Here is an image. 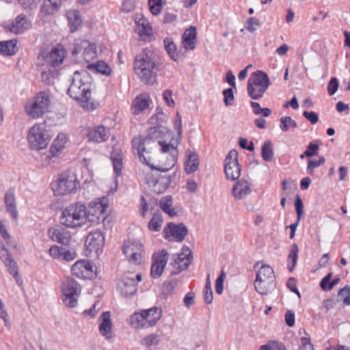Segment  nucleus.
<instances>
[{
	"label": "nucleus",
	"mask_w": 350,
	"mask_h": 350,
	"mask_svg": "<svg viewBox=\"0 0 350 350\" xmlns=\"http://www.w3.org/2000/svg\"><path fill=\"white\" fill-rule=\"evenodd\" d=\"M29 23L27 22L26 16L21 14L18 16L14 22L12 23L10 30L16 34L22 33L25 29H28Z\"/></svg>",
	"instance_id": "2f4dec72"
},
{
	"label": "nucleus",
	"mask_w": 350,
	"mask_h": 350,
	"mask_svg": "<svg viewBox=\"0 0 350 350\" xmlns=\"http://www.w3.org/2000/svg\"><path fill=\"white\" fill-rule=\"evenodd\" d=\"M64 295H79L80 294L79 284L72 278H66L62 284Z\"/></svg>",
	"instance_id": "c85d7f7f"
},
{
	"label": "nucleus",
	"mask_w": 350,
	"mask_h": 350,
	"mask_svg": "<svg viewBox=\"0 0 350 350\" xmlns=\"http://www.w3.org/2000/svg\"><path fill=\"white\" fill-rule=\"evenodd\" d=\"M105 243V237L100 230L91 232L85 240L86 250L90 253L94 252L97 255L102 252Z\"/></svg>",
	"instance_id": "ddd939ff"
},
{
	"label": "nucleus",
	"mask_w": 350,
	"mask_h": 350,
	"mask_svg": "<svg viewBox=\"0 0 350 350\" xmlns=\"http://www.w3.org/2000/svg\"><path fill=\"white\" fill-rule=\"evenodd\" d=\"M135 74L146 85L156 82L157 72L160 70V64L157 62V55L152 51L145 49L134 61Z\"/></svg>",
	"instance_id": "f257e3e1"
},
{
	"label": "nucleus",
	"mask_w": 350,
	"mask_h": 350,
	"mask_svg": "<svg viewBox=\"0 0 350 350\" xmlns=\"http://www.w3.org/2000/svg\"><path fill=\"white\" fill-rule=\"evenodd\" d=\"M347 294V296L345 297L343 299V303L347 305H350V286H345L343 288L340 289L338 293V297H342L345 295Z\"/></svg>",
	"instance_id": "bf43d9fd"
},
{
	"label": "nucleus",
	"mask_w": 350,
	"mask_h": 350,
	"mask_svg": "<svg viewBox=\"0 0 350 350\" xmlns=\"http://www.w3.org/2000/svg\"><path fill=\"white\" fill-rule=\"evenodd\" d=\"M94 88L93 79L87 70L75 71L67 93L79 102L92 103L90 96Z\"/></svg>",
	"instance_id": "f03ea898"
},
{
	"label": "nucleus",
	"mask_w": 350,
	"mask_h": 350,
	"mask_svg": "<svg viewBox=\"0 0 350 350\" xmlns=\"http://www.w3.org/2000/svg\"><path fill=\"white\" fill-rule=\"evenodd\" d=\"M267 89H263L261 86H254L251 83H247V93L251 98L258 100L262 97Z\"/></svg>",
	"instance_id": "a18cd8bd"
},
{
	"label": "nucleus",
	"mask_w": 350,
	"mask_h": 350,
	"mask_svg": "<svg viewBox=\"0 0 350 350\" xmlns=\"http://www.w3.org/2000/svg\"><path fill=\"white\" fill-rule=\"evenodd\" d=\"M65 57L64 50L62 48H54L45 57L46 62L53 67L58 66L61 64Z\"/></svg>",
	"instance_id": "412c9836"
},
{
	"label": "nucleus",
	"mask_w": 350,
	"mask_h": 350,
	"mask_svg": "<svg viewBox=\"0 0 350 350\" xmlns=\"http://www.w3.org/2000/svg\"><path fill=\"white\" fill-rule=\"evenodd\" d=\"M87 137L89 141L100 143L108 139L109 132L103 126H99L96 128L90 129L87 133Z\"/></svg>",
	"instance_id": "4be33fe9"
},
{
	"label": "nucleus",
	"mask_w": 350,
	"mask_h": 350,
	"mask_svg": "<svg viewBox=\"0 0 350 350\" xmlns=\"http://www.w3.org/2000/svg\"><path fill=\"white\" fill-rule=\"evenodd\" d=\"M109 198L103 197L98 200H94L89 203L88 220L94 224H100L104 222L106 219L105 212L108 207Z\"/></svg>",
	"instance_id": "9d476101"
},
{
	"label": "nucleus",
	"mask_w": 350,
	"mask_h": 350,
	"mask_svg": "<svg viewBox=\"0 0 350 350\" xmlns=\"http://www.w3.org/2000/svg\"><path fill=\"white\" fill-rule=\"evenodd\" d=\"M81 56L86 62H90L94 59L96 57V47L95 44L90 43L89 47H85V49H83L81 53Z\"/></svg>",
	"instance_id": "8fccbe9b"
},
{
	"label": "nucleus",
	"mask_w": 350,
	"mask_h": 350,
	"mask_svg": "<svg viewBox=\"0 0 350 350\" xmlns=\"http://www.w3.org/2000/svg\"><path fill=\"white\" fill-rule=\"evenodd\" d=\"M179 254L184 256L185 258V262H184L183 265H181V267L183 269H186L193 260L192 252L188 246L184 245L182 248V252Z\"/></svg>",
	"instance_id": "603ef678"
},
{
	"label": "nucleus",
	"mask_w": 350,
	"mask_h": 350,
	"mask_svg": "<svg viewBox=\"0 0 350 350\" xmlns=\"http://www.w3.org/2000/svg\"><path fill=\"white\" fill-rule=\"evenodd\" d=\"M169 254L165 250L156 253L152 256V264L151 266V275L154 278H159L163 272L166 266Z\"/></svg>",
	"instance_id": "4468645a"
},
{
	"label": "nucleus",
	"mask_w": 350,
	"mask_h": 350,
	"mask_svg": "<svg viewBox=\"0 0 350 350\" xmlns=\"http://www.w3.org/2000/svg\"><path fill=\"white\" fill-rule=\"evenodd\" d=\"M303 115L312 124H314L319 121V116L314 111L308 112L306 111L303 113Z\"/></svg>",
	"instance_id": "774afa93"
},
{
	"label": "nucleus",
	"mask_w": 350,
	"mask_h": 350,
	"mask_svg": "<svg viewBox=\"0 0 350 350\" xmlns=\"http://www.w3.org/2000/svg\"><path fill=\"white\" fill-rule=\"evenodd\" d=\"M319 147L318 144L310 143L307 146L306 151L304 152V154L307 157H310L312 156L316 155L317 154V151Z\"/></svg>",
	"instance_id": "69168bd1"
},
{
	"label": "nucleus",
	"mask_w": 350,
	"mask_h": 350,
	"mask_svg": "<svg viewBox=\"0 0 350 350\" xmlns=\"http://www.w3.org/2000/svg\"><path fill=\"white\" fill-rule=\"evenodd\" d=\"M298 252L299 248L297 244L293 243L288 256V261H291V263L288 265V269L290 271H292L295 267L298 258Z\"/></svg>",
	"instance_id": "de8ad7c7"
},
{
	"label": "nucleus",
	"mask_w": 350,
	"mask_h": 350,
	"mask_svg": "<svg viewBox=\"0 0 350 350\" xmlns=\"http://www.w3.org/2000/svg\"><path fill=\"white\" fill-rule=\"evenodd\" d=\"M154 181L150 189L157 194L163 193L170 183V180L166 176H159Z\"/></svg>",
	"instance_id": "473e14b6"
},
{
	"label": "nucleus",
	"mask_w": 350,
	"mask_h": 350,
	"mask_svg": "<svg viewBox=\"0 0 350 350\" xmlns=\"http://www.w3.org/2000/svg\"><path fill=\"white\" fill-rule=\"evenodd\" d=\"M48 235L53 241L64 245H68L71 240L70 232L61 226L50 228L48 230Z\"/></svg>",
	"instance_id": "dca6fc26"
},
{
	"label": "nucleus",
	"mask_w": 350,
	"mask_h": 350,
	"mask_svg": "<svg viewBox=\"0 0 350 350\" xmlns=\"http://www.w3.org/2000/svg\"><path fill=\"white\" fill-rule=\"evenodd\" d=\"M262 158L265 161H272L274 156L273 147L271 141L267 140L262 146Z\"/></svg>",
	"instance_id": "c03bdc74"
},
{
	"label": "nucleus",
	"mask_w": 350,
	"mask_h": 350,
	"mask_svg": "<svg viewBox=\"0 0 350 350\" xmlns=\"http://www.w3.org/2000/svg\"><path fill=\"white\" fill-rule=\"evenodd\" d=\"M150 12L153 15H158L161 12L162 0H148Z\"/></svg>",
	"instance_id": "6e6d98bb"
},
{
	"label": "nucleus",
	"mask_w": 350,
	"mask_h": 350,
	"mask_svg": "<svg viewBox=\"0 0 350 350\" xmlns=\"http://www.w3.org/2000/svg\"><path fill=\"white\" fill-rule=\"evenodd\" d=\"M111 160L112 161L116 174L119 176L121 174L123 166L121 150L119 149H114L111 154Z\"/></svg>",
	"instance_id": "f704fd0d"
},
{
	"label": "nucleus",
	"mask_w": 350,
	"mask_h": 350,
	"mask_svg": "<svg viewBox=\"0 0 350 350\" xmlns=\"http://www.w3.org/2000/svg\"><path fill=\"white\" fill-rule=\"evenodd\" d=\"M247 29L248 31L252 33L256 30V28L260 26V21L255 17H250L247 19Z\"/></svg>",
	"instance_id": "13d9d810"
},
{
	"label": "nucleus",
	"mask_w": 350,
	"mask_h": 350,
	"mask_svg": "<svg viewBox=\"0 0 350 350\" xmlns=\"http://www.w3.org/2000/svg\"><path fill=\"white\" fill-rule=\"evenodd\" d=\"M142 251L143 245L139 241L128 239L123 243V253L129 261L135 265H140L142 262Z\"/></svg>",
	"instance_id": "9b49d317"
},
{
	"label": "nucleus",
	"mask_w": 350,
	"mask_h": 350,
	"mask_svg": "<svg viewBox=\"0 0 350 350\" xmlns=\"http://www.w3.org/2000/svg\"><path fill=\"white\" fill-rule=\"evenodd\" d=\"M117 286L124 297L134 295L137 291V282L133 277H124L118 282Z\"/></svg>",
	"instance_id": "f3484780"
},
{
	"label": "nucleus",
	"mask_w": 350,
	"mask_h": 350,
	"mask_svg": "<svg viewBox=\"0 0 350 350\" xmlns=\"http://www.w3.org/2000/svg\"><path fill=\"white\" fill-rule=\"evenodd\" d=\"M85 260H79L75 262L71 268L72 275L79 278H90V275H86L87 267H85Z\"/></svg>",
	"instance_id": "ea45409f"
},
{
	"label": "nucleus",
	"mask_w": 350,
	"mask_h": 350,
	"mask_svg": "<svg viewBox=\"0 0 350 350\" xmlns=\"http://www.w3.org/2000/svg\"><path fill=\"white\" fill-rule=\"evenodd\" d=\"M66 16L68 20V25L70 28V32L74 33L82 27L83 20L79 10H68L66 12Z\"/></svg>",
	"instance_id": "b1692460"
},
{
	"label": "nucleus",
	"mask_w": 350,
	"mask_h": 350,
	"mask_svg": "<svg viewBox=\"0 0 350 350\" xmlns=\"http://www.w3.org/2000/svg\"><path fill=\"white\" fill-rule=\"evenodd\" d=\"M164 45L167 53L172 59L176 62L178 59V53H177L176 45L174 42L172 38H165L163 40Z\"/></svg>",
	"instance_id": "58836bf2"
},
{
	"label": "nucleus",
	"mask_w": 350,
	"mask_h": 350,
	"mask_svg": "<svg viewBox=\"0 0 350 350\" xmlns=\"http://www.w3.org/2000/svg\"><path fill=\"white\" fill-rule=\"evenodd\" d=\"M223 95L224 96V102L225 105L228 107L232 105L234 100V96L233 90L231 88H227L223 91Z\"/></svg>",
	"instance_id": "4d7b16f0"
},
{
	"label": "nucleus",
	"mask_w": 350,
	"mask_h": 350,
	"mask_svg": "<svg viewBox=\"0 0 350 350\" xmlns=\"http://www.w3.org/2000/svg\"><path fill=\"white\" fill-rule=\"evenodd\" d=\"M4 202L7 211L14 219H16L18 217V212L16 209L15 193L13 189H10L6 191Z\"/></svg>",
	"instance_id": "393cba45"
},
{
	"label": "nucleus",
	"mask_w": 350,
	"mask_h": 350,
	"mask_svg": "<svg viewBox=\"0 0 350 350\" xmlns=\"http://www.w3.org/2000/svg\"><path fill=\"white\" fill-rule=\"evenodd\" d=\"M177 284L176 280H170L163 283L162 286L163 293L165 295H171Z\"/></svg>",
	"instance_id": "864d4df0"
},
{
	"label": "nucleus",
	"mask_w": 350,
	"mask_h": 350,
	"mask_svg": "<svg viewBox=\"0 0 350 350\" xmlns=\"http://www.w3.org/2000/svg\"><path fill=\"white\" fill-rule=\"evenodd\" d=\"M90 42L86 40H77L74 43V49L72 53L75 55L81 54L85 47H89Z\"/></svg>",
	"instance_id": "3c124183"
},
{
	"label": "nucleus",
	"mask_w": 350,
	"mask_h": 350,
	"mask_svg": "<svg viewBox=\"0 0 350 350\" xmlns=\"http://www.w3.org/2000/svg\"><path fill=\"white\" fill-rule=\"evenodd\" d=\"M0 258L5 267L8 268L10 273L14 278L18 275L16 262L13 260L12 256L5 247L1 241H0Z\"/></svg>",
	"instance_id": "a211bd4d"
},
{
	"label": "nucleus",
	"mask_w": 350,
	"mask_h": 350,
	"mask_svg": "<svg viewBox=\"0 0 350 350\" xmlns=\"http://www.w3.org/2000/svg\"><path fill=\"white\" fill-rule=\"evenodd\" d=\"M148 323L142 310L140 312L134 313L131 317V324L134 328L149 327Z\"/></svg>",
	"instance_id": "4c0bfd02"
},
{
	"label": "nucleus",
	"mask_w": 350,
	"mask_h": 350,
	"mask_svg": "<svg viewBox=\"0 0 350 350\" xmlns=\"http://www.w3.org/2000/svg\"><path fill=\"white\" fill-rule=\"evenodd\" d=\"M247 83H251L254 86H261L263 89H268L271 85L268 75L261 70L254 72L249 78Z\"/></svg>",
	"instance_id": "aec40b11"
},
{
	"label": "nucleus",
	"mask_w": 350,
	"mask_h": 350,
	"mask_svg": "<svg viewBox=\"0 0 350 350\" xmlns=\"http://www.w3.org/2000/svg\"><path fill=\"white\" fill-rule=\"evenodd\" d=\"M295 207L296 210L297 217H298V221H299L304 213V205L301 198L298 195L297 196L295 201Z\"/></svg>",
	"instance_id": "e2e57ef3"
},
{
	"label": "nucleus",
	"mask_w": 350,
	"mask_h": 350,
	"mask_svg": "<svg viewBox=\"0 0 350 350\" xmlns=\"http://www.w3.org/2000/svg\"><path fill=\"white\" fill-rule=\"evenodd\" d=\"M172 204L173 200L171 196H166L162 198L159 202L161 209L171 217L177 215V212L175 208L172 207Z\"/></svg>",
	"instance_id": "72a5a7b5"
},
{
	"label": "nucleus",
	"mask_w": 350,
	"mask_h": 350,
	"mask_svg": "<svg viewBox=\"0 0 350 350\" xmlns=\"http://www.w3.org/2000/svg\"><path fill=\"white\" fill-rule=\"evenodd\" d=\"M51 135L42 124H35L29 131L27 140L32 149L40 150L48 146Z\"/></svg>",
	"instance_id": "1a4fd4ad"
},
{
	"label": "nucleus",
	"mask_w": 350,
	"mask_h": 350,
	"mask_svg": "<svg viewBox=\"0 0 350 350\" xmlns=\"http://www.w3.org/2000/svg\"><path fill=\"white\" fill-rule=\"evenodd\" d=\"M76 253L73 249L66 250L63 247L61 258L66 261H71L76 258Z\"/></svg>",
	"instance_id": "680f3d73"
},
{
	"label": "nucleus",
	"mask_w": 350,
	"mask_h": 350,
	"mask_svg": "<svg viewBox=\"0 0 350 350\" xmlns=\"http://www.w3.org/2000/svg\"><path fill=\"white\" fill-rule=\"evenodd\" d=\"M167 133V130L166 127L157 126L150 128L147 135L154 140L159 142L161 152H170V155L166 156V167L158 168L162 172H167L175 165L178 154L176 147L170 144H166L163 142Z\"/></svg>",
	"instance_id": "20e7f679"
},
{
	"label": "nucleus",
	"mask_w": 350,
	"mask_h": 350,
	"mask_svg": "<svg viewBox=\"0 0 350 350\" xmlns=\"http://www.w3.org/2000/svg\"><path fill=\"white\" fill-rule=\"evenodd\" d=\"M16 40L0 42V53L6 55H12L16 53Z\"/></svg>",
	"instance_id": "79ce46f5"
},
{
	"label": "nucleus",
	"mask_w": 350,
	"mask_h": 350,
	"mask_svg": "<svg viewBox=\"0 0 350 350\" xmlns=\"http://www.w3.org/2000/svg\"><path fill=\"white\" fill-rule=\"evenodd\" d=\"M149 107L148 98L146 96H137L133 102V113L139 114Z\"/></svg>",
	"instance_id": "e433bc0d"
},
{
	"label": "nucleus",
	"mask_w": 350,
	"mask_h": 350,
	"mask_svg": "<svg viewBox=\"0 0 350 350\" xmlns=\"http://www.w3.org/2000/svg\"><path fill=\"white\" fill-rule=\"evenodd\" d=\"M87 68L96 73H100L106 76H109L111 72L110 66L103 61H98L96 64H88Z\"/></svg>",
	"instance_id": "c9c22d12"
},
{
	"label": "nucleus",
	"mask_w": 350,
	"mask_h": 350,
	"mask_svg": "<svg viewBox=\"0 0 350 350\" xmlns=\"http://www.w3.org/2000/svg\"><path fill=\"white\" fill-rule=\"evenodd\" d=\"M50 105L49 94L42 91L26 103L25 109L31 118L36 119L48 112Z\"/></svg>",
	"instance_id": "0eeeda50"
},
{
	"label": "nucleus",
	"mask_w": 350,
	"mask_h": 350,
	"mask_svg": "<svg viewBox=\"0 0 350 350\" xmlns=\"http://www.w3.org/2000/svg\"><path fill=\"white\" fill-rule=\"evenodd\" d=\"M164 232L166 239L172 237L175 241L182 242L188 233V228L183 223L169 222L164 229Z\"/></svg>",
	"instance_id": "2eb2a0df"
},
{
	"label": "nucleus",
	"mask_w": 350,
	"mask_h": 350,
	"mask_svg": "<svg viewBox=\"0 0 350 350\" xmlns=\"http://www.w3.org/2000/svg\"><path fill=\"white\" fill-rule=\"evenodd\" d=\"M254 287L256 292L262 295H267L275 289L274 271L269 265H262L257 271Z\"/></svg>",
	"instance_id": "423d86ee"
},
{
	"label": "nucleus",
	"mask_w": 350,
	"mask_h": 350,
	"mask_svg": "<svg viewBox=\"0 0 350 350\" xmlns=\"http://www.w3.org/2000/svg\"><path fill=\"white\" fill-rule=\"evenodd\" d=\"M187 159L185 163V171L187 174L196 172L199 167V159L197 154L192 151L187 152Z\"/></svg>",
	"instance_id": "cd10ccee"
},
{
	"label": "nucleus",
	"mask_w": 350,
	"mask_h": 350,
	"mask_svg": "<svg viewBox=\"0 0 350 350\" xmlns=\"http://www.w3.org/2000/svg\"><path fill=\"white\" fill-rule=\"evenodd\" d=\"M136 23L138 25L137 31L140 36H148L150 33L152 28L142 15L140 14L136 16Z\"/></svg>",
	"instance_id": "a19ab883"
},
{
	"label": "nucleus",
	"mask_w": 350,
	"mask_h": 350,
	"mask_svg": "<svg viewBox=\"0 0 350 350\" xmlns=\"http://www.w3.org/2000/svg\"><path fill=\"white\" fill-rule=\"evenodd\" d=\"M63 247H59L56 245H52L49 250V253L50 256L54 258H61L62 253Z\"/></svg>",
	"instance_id": "338daca9"
},
{
	"label": "nucleus",
	"mask_w": 350,
	"mask_h": 350,
	"mask_svg": "<svg viewBox=\"0 0 350 350\" xmlns=\"http://www.w3.org/2000/svg\"><path fill=\"white\" fill-rule=\"evenodd\" d=\"M197 30L193 26H191L184 32L182 39L184 47L186 49L192 50L195 48V41L196 39Z\"/></svg>",
	"instance_id": "bb28decb"
},
{
	"label": "nucleus",
	"mask_w": 350,
	"mask_h": 350,
	"mask_svg": "<svg viewBox=\"0 0 350 350\" xmlns=\"http://www.w3.org/2000/svg\"><path fill=\"white\" fill-rule=\"evenodd\" d=\"M338 88V81L336 77H332L327 86V92L329 96L334 95Z\"/></svg>",
	"instance_id": "0e129e2a"
},
{
	"label": "nucleus",
	"mask_w": 350,
	"mask_h": 350,
	"mask_svg": "<svg viewBox=\"0 0 350 350\" xmlns=\"http://www.w3.org/2000/svg\"><path fill=\"white\" fill-rule=\"evenodd\" d=\"M163 221L161 213L158 211L153 214L152 219L149 221L148 228L151 231H160Z\"/></svg>",
	"instance_id": "37998d69"
},
{
	"label": "nucleus",
	"mask_w": 350,
	"mask_h": 350,
	"mask_svg": "<svg viewBox=\"0 0 350 350\" xmlns=\"http://www.w3.org/2000/svg\"><path fill=\"white\" fill-rule=\"evenodd\" d=\"M147 167H144L142 170V178L146 184H147L149 187L154 182L158 177L159 175L157 173H154L153 172L154 170L157 171L161 172L158 168L160 167H165L166 163L163 166L155 167L151 162H150V165H146Z\"/></svg>",
	"instance_id": "6ab92c4d"
},
{
	"label": "nucleus",
	"mask_w": 350,
	"mask_h": 350,
	"mask_svg": "<svg viewBox=\"0 0 350 350\" xmlns=\"http://www.w3.org/2000/svg\"><path fill=\"white\" fill-rule=\"evenodd\" d=\"M51 3L49 0H44L40 8L42 13L46 15H51L59 10L57 8H54Z\"/></svg>",
	"instance_id": "5fc2aeb1"
},
{
	"label": "nucleus",
	"mask_w": 350,
	"mask_h": 350,
	"mask_svg": "<svg viewBox=\"0 0 350 350\" xmlns=\"http://www.w3.org/2000/svg\"><path fill=\"white\" fill-rule=\"evenodd\" d=\"M133 148L136 152L139 160L146 165L154 160L159 153L160 144L148 135L139 136L132 140Z\"/></svg>",
	"instance_id": "7ed1b4c3"
},
{
	"label": "nucleus",
	"mask_w": 350,
	"mask_h": 350,
	"mask_svg": "<svg viewBox=\"0 0 350 350\" xmlns=\"http://www.w3.org/2000/svg\"><path fill=\"white\" fill-rule=\"evenodd\" d=\"M67 140V136L64 133L58 134L50 148V152L53 157L57 156L65 148Z\"/></svg>",
	"instance_id": "7c9ffc66"
},
{
	"label": "nucleus",
	"mask_w": 350,
	"mask_h": 350,
	"mask_svg": "<svg viewBox=\"0 0 350 350\" xmlns=\"http://www.w3.org/2000/svg\"><path fill=\"white\" fill-rule=\"evenodd\" d=\"M250 192V184L244 179L238 180L232 187V193L236 200L245 198Z\"/></svg>",
	"instance_id": "5701e85b"
},
{
	"label": "nucleus",
	"mask_w": 350,
	"mask_h": 350,
	"mask_svg": "<svg viewBox=\"0 0 350 350\" xmlns=\"http://www.w3.org/2000/svg\"><path fill=\"white\" fill-rule=\"evenodd\" d=\"M77 296L78 295H64L63 301L67 307L74 308L77 305L78 303L77 298Z\"/></svg>",
	"instance_id": "052dcab7"
},
{
	"label": "nucleus",
	"mask_w": 350,
	"mask_h": 350,
	"mask_svg": "<svg viewBox=\"0 0 350 350\" xmlns=\"http://www.w3.org/2000/svg\"><path fill=\"white\" fill-rule=\"evenodd\" d=\"M160 340V336L157 333H152L144 337L141 340L140 344L143 346L150 347L159 345Z\"/></svg>",
	"instance_id": "49530a36"
},
{
	"label": "nucleus",
	"mask_w": 350,
	"mask_h": 350,
	"mask_svg": "<svg viewBox=\"0 0 350 350\" xmlns=\"http://www.w3.org/2000/svg\"><path fill=\"white\" fill-rule=\"evenodd\" d=\"M79 187V181L76 174L71 171H66L57 177L51 184L52 189L55 196H64L77 190Z\"/></svg>",
	"instance_id": "6e6552de"
},
{
	"label": "nucleus",
	"mask_w": 350,
	"mask_h": 350,
	"mask_svg": "<svg viewBox=\"0 0 350 350\" xmlns=\"http://www.w3.org/2000/svg\"><path fill=\"white\" fill-rule=\"evenodd\" d=\"M297 126V124L295 120H293L289 116H283L280 118V127L284 132H286L289 129H294Z\"/></svg>",
	"instance_id": "09e8293b"
},
{
	"label": "nucleus",
	"mask_w": 350,
	"mask_h": 350,
	"mask_svg": "<svg viewBox=\"0 0 350 350\" xmlns=\"http://www.w3.org/2000/svg\"><path fill=\"white\" fill-rule=\"evenodd\" d=\"M224 172L226 178L231 180H237L241 174V167L238 163V152L231 150L225 159Z\"/></svg>",
	"instance_id": "f8f14e48"
},
{
	"label": "nucleus",
	"mask_w": 350,
	"mask_h": 350,
	"mask_svg": "<svg viewBox=\"0 0 350 350\" xmlns=\"http://www.w3.org/2000/svg\"><path fill=\"white\" fill-rule=\"evenodd\" d=\"M142 312L146 317L148 326L152 327L162 317V310L159 307H152L149 309L142 310Z\"/></svg>",
	"instance_id": "a878e982"
},
{
	"label": "nucleus",
	"mask_w": 350,
	"mask_h": 350,
	"mask_svg": "<svg viewBox=\"0 0 350 350\" xmlns=\"http://www.w3.org/2000/svg\"><path fill=\"white\" fill-rule=\"evenodd\" d=\"M99 330L103 336L109 338L111 334V320L109 312H104L100 317Z\"/></svg>",
	"instance_id": "c756f323"
},
{
	"label": "nucleus",
	"mask_w": 350,
	"mask_h": 350,
	"mask_svg": "<svg viewBox=\"0 0 350 350\" xmlns=\"http://www.w3.org/2000/svg\"><path fill=\"white\" fill-rule=\"evenodd\" d=\"M88 211L83 204H72L62 211L60 223L68 228L81 226L88 219Z\"/></svg>",
	"instance_id": "39448f33"
}]
</instances>
